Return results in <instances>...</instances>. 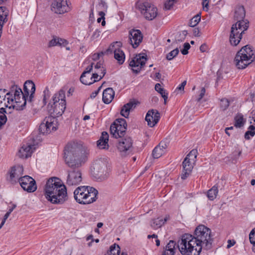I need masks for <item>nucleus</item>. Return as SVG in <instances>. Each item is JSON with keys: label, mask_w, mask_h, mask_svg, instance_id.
<instances>
[{"label": "nucleus", "mask_w": 255, "mask_h": 255, "mask_svg": "<svg viewBox=\"0 0 255 255\" xmlns=\"http://www.w3.org/2000/svg\"><path fill=\"white\" fill-rule=\"evenodd\" d=\"M255 127L254 125H251L249 128V130L255 131Z\"/></svg>", "instance_id": "nucleus-62"}, {"label": "nucleus", "mask_w": 255, "mask_h": 255, "mask_svg": "<svg viewBox=\"0 0 255 255\" xmlns=\"http://www.w3.org/2000/svg\"><path fill=\"white\" fill-rule=\"evenodd\" d=\"M203 8L206 11L208 10L209 1L208 0H203L202 1Z\"/></svg>", "instance_id": "nucleus-51"}, {"label": "nucleus", "mask_w": 255, "mask_h": 255, "mask_svg": "<svg viewBox=\"0 0 255 255\" xmlns=\"http://www.w3.org/2000/svg\"><path fill=\"white\" fill-rule=\"evenodd\" d=\"M72 253V248H69L67 250V252H66V253L65 254V255H71Z\"/></svg>", "instance_id": "nucleus-59"}, {"label": "nucleus", "mask_w": 255, "mask_h": 255, "mask_svg": "<svg viewBox=\"0 0 255 255\" xmlns=\"http://www.w3.org/2000/svg\"><path fill=\"white\" fill-rule=\"evenodd\" d=\"M34 149L33 145H23L19 150L18 156L21 158H26L31 156Z\"/></svg>", "instance_id": "nucleus-27"}, {"label": "nucleus", "mask_w": 255, "mask_h": 255, "mask_svg": "<svg viewBox=\"0 0 255 255\" xmlns=\"http://www.w3.org/2000/svg\"><path fill=\"white\" fill-rule=\"evenodd\" d=\"M155 77L157 79H160L161 78V74L159 72L156 73Z\"/></svg>", "instance_id": "nucleus-64"}, {"label": "nucleus", "mask_w": 255, "mask_h": 255, "mask_svg": "<svg viewBox=\"0 0 255 255\" xmlns=\"http://www.w3.org/2000/svg\"><path fill=\"white\" fill-rule=\"evenodd\" d=\"M190 48V45L188 43H185L184 44V48L181 50V53L183 55H186L188 53V50Z\"/></svg>", "instance_id": "nucleus-47"}, {"label": "nucleus", "mask_w": 255, "mask_h": 255, "mask_svg": "<svg viewBox=\"0 0 255 255\" xmlns=\"http://www.w3.org/2000/svg\"><path fill=\"white\" fill-rule=\"evenodd\" d=\"M201 19L200 14H197L195 15L190 20L189 22V25L191 27H194L196 26L199 22Z\"/></svg>", "instance_id": "nucleus-40"}, {"label": "nucleus", "mask_w": 255, "mask_h": 255, "mask_svg": "<svg viewBox=\"0 0 255 255\" xmlns=\"http://www.w3.org/2000/svg\"><path fill=\"white\" fill-rule=\"evenodd\" d=\"M245 121L242 114H238L235 117V126L237 128H241L244 125Z\"/></svg>", "instance_id": "nucleus-36"}, {"label": "nucleus", "mask_w": 255, "mask_h": 255, "mask_svg": "<svg viewBox=\"0 0 255 255\" xmlns=\"http://www.w3.org/2000/svg\"><path fill=\"white\" fill-rule=\"evenodd\" d=\"M10 213H9V212L8 211V212H7L5 215L4 216V218H3V220L5 221L7 219V218L9 217V215H10Z\"/></svg>", "instance_id": "nucleus-60"}, {"label": "nucleus", "mask_w": 255, "mask_h": 255, "mask_svg": "<svg viewBox=\"0 0 255 255\" xmlns=\"http://www.w3.org/2000/svg\"><path fill=\"white\" fill-rule=\"evenodd\" d=\"M57 119L53 116L45 117L39 127V131L42 134H48L58 128Z\"/></svg>", "instance_id": "nucleus-12"}, {"label": "nucleus", "mask_w": 255, "mask_h": 255, "mask_svg": "<svg viewBox=\"0 0 255 255\" xmlns=\"http://www.w3.org/2000/svg\"><path fill=\"white\" fill-rule=\"evenodd\" d=\"M179 53V50L178 48L171 51L166 55V59L168 60H171L173 59Z\"/></svg>", "instance_id": "nucleus-41"}, {"label": "nucleus", "mask_w": 255, "mask_h": 255, "mask_svg": "<svg viewBox=\"0 0 255 255\" xmlns=\"http://www.w3.org/2000/svg\"><path fill=\"white\" fill-rule=\"evenodd\" d=\"M108 140V133L106 131L102 132L100 139L97 141L98 147L100 149H108L109 147Z\"/></svg>", "instance_id": "nucleus-28"}, {"label": "nucleus", "mask_w": 255, "mask_h": 255, "mask_svg": "<svg viewBox=\"0 0 255 255\" xmlns=\"http://www.w3.org/2000/svg\"><path fill=\"white\" fill-rule=\"evenodd\" d=\"M137 8L143 16L148 20L155 19L158 15L156 7L148 2L139 3L137 5Z\"/></svg>", "instance_id": "nucleus-11"}, {"label": "nucleus", "mask_w": 255, "mask_h": 255, "mask_svg": "<svg viewBox=\"0 0 255 255\" xmlns=\"http://www.w3.org/2000/svg\"><path fill=\"white\" fill-rule=\"evenodd\" d=\"M129 39L132 47L136 48L142 41V34L139 30L132 29L129 33Z\"/></svg>", "instance_id": "nucleus-22"}, {"label": "nucleus", "mask_w": 255, "mask_h": 255, "mask_svg": "<svg viewBox=\"0 0 255 255\" xmlns=\"http://www.w3.org/2000/svg\"><path fill=\"white\" fill-rule=\"evenodd\" d=\"M255 134V131L253 130H248L245 134V138L246 139H250V136H253Z\"/></svg>", "instance_id": "nucleus-48"}, {"label": "nucleus", "mask_w": 255, "mask_h": 255, "mask_svg": "<svg viewBox=\"0 0 255 255\" xmlns=\"http://www.w3.org/2000/svg\"><path fill=\"white\" fill-rule=\"evenodd\" d=\"M93 65L94 63H92L89 66L86 68L85 70L81 75L80 81L84 85H89L98 81L93 73H91V71L93 70Z\"/></svg>", "instance_id": "nucleus-19"}, {"label": "nucleus", "mask_w": 255, "mask_h": 255, "mask_svg": "<svg viewBox=\"0 0 255 255\" xmlns=\"http://www.w3.org/2000/svg\"><path fill=\"white\" fill-rule=\"evenodd\" d=\"M120 253V247L117 244H114L110 248V250L105 255H119Z\"/></svg>", "instance_id": "nucleus-38"}, {"label": "nucleus", "mask_w": 255, "mask_h": 255, "mask_svg": "<svg viewBox=\"0 0 255 255\" xmlns=\"http://www.w3.org/2000/svg\"><path fill=\"white\" fill-rule=\"evenodd\" d=\"M162 255H175V254L169 252L167 251L164 250Z\"/></svg>", "instance_id": "nucleus-57"}, {"label": "nucleus", "mask_w": 255, "mask_h": 255, "mask_svg": "<svg viewBox=\"0 0 255 255\" xmlns=\"http://www.w3.org/2000/svg\"><path fill=\"white\" fill-rule=\"evenodd\" d=\"M115 92L111 88L105 89L103 93V101L105 104L110 103L114 99Z\"/></svg>", "instance_id": "nucleus-31"}, {"label": "nucleus", "mask_w": 255, "mask_h": 255, "mask_svg": "<svg viewBox=\"0 0 255 255\" xmlns=\"http://www.w3.org/2000/svg\"><path fill=\"white\" fill-rule=\"evenodd\" d=\"M147 60L146 55L144 54L136 55L129 63L133 71L136 73H138L144 65Z\"/></svg>", "instance_id": "nucleus-18"}, {"label": "nucleus", "mask_w": 255, "mask_h": 255, "mask_svg": "<svg viewBox=\"0 0 255 255\" xmlns=\"http://www.w3.org/2000/svg\"><path fill=\"white\" fill-rule=\"evenodd\" d=\"M245 10L243 6H239L235 10V18L238 20H243L245 16Z\"/></svg>", "instance_id": "nucleus-34"}, {"label": "nucleus", "mask_w": 255, "mask_h": 255, "mask_svg": "<svg viewBox=\"0 0 255 255\" xmlns=\"http://www.w3.org/2000/svg\"><path fill=\"white\" fill-rule=\"evenodd\" d=\"M23 168L21 165H16L12 167L9 172V177L11 181L20 180V176L23 174Z\"/></svg>", "instance_id": "nucleus-26"}, {"label": "nucleus", "mask_w": 255, "mask_h": 255, "mask_svg": "<svg viewBox=\"0 0 255 255\" xmlns=\"http://www.w3.org/2000/svg\"><path fill=\"white\" fill-rule=\"evenodd\" d=\"M176 244L175 242L172 240L170 241L169 242L166 246L164 250L167 251L169 252H171L175 254L176 252Z\"/></svg>", "instance_id": "nucleus-39"}, {"label": "nucleus", "mask_w": 255, "mask_h": 255, "mask_svg": "<svg viewBox=\"0 0 255 255\" xmlns=\"http://www.w3.org/2000/svg\"><path fill=\"white\" fill-rule=\"evenodd\" d=\"M155 90L161 95L162 98L164 99V104H166L168 97L167 93L166 92L165 90L161 87L160 84L159 83L155 84Z\"/></svg>", "instance_id": "nucleus-35"}, {"label": "nucleus", "mask_w": 255, "mask_h": 255, "mask_svg": "<svg viewBox=\"0 0 255 255\" xmlns=\"http://www.w3.org/2000/svg\"><path fill=\"white\" fill-rule=\"evenodd\" d=\"M255 60L254 51L252 46L247 45L236 54L234 63L238 69H244Z\"/></svg>", "instance_id": "nucleus-6"}, {"label": "nucleus", "mask_w": 255, "mask_h": 255, "mask_svg": "<svg viewBox=\"0 0 255 255\" xmlns=\"http://www.w3.org/2000/svg\"><path fill=\"white\" fill-rule=\"evenodd\" d=\"M16 206L15 204H13L12 208H11L9 209L8 211L9 212V213H11L12 212V211L13 210V209L16 207Z\"/></svg>", "instance_id": "nucleus-63"}, {"label": "nucleus", "mask_w": 255, "mask_h": 255, "mask_svg": "<svg viewBox=\"0 0 255 255\" xmlns=\"http://www.w3.org/2000/svg\"><path fill=\"white\" fill-rule=\"evenodd\" d=\"M71 3L67 0H55L51 4V10L58 14H62L70 10Z\"/></svg>", "instance_id": "nucleus-16"}, {"label": "nucleus", "mask_w": 255, "mask_h": 255, "mask_svg": "<svg viewBox=\"0 0 255 255\" xmlns=\"http://www.w3.org/2000/svg\"><path fill=\"white\" fill-rule=\"evenodd\" d=\"M108 161L106 158L96 159L93 164V172L95 175L102 177L106 175L108 172Z\"/></svg>", "instance_id": "nucleus-15"}, {"label": "nucleus", "mask_w": 255, "mask_h": 255, "mask_svg": "<svg viewBox=\"0 0 255 255\" xmlns=\"http://www.w3.org/2000/svg\"><path fill=\"white\" fill-rule=\"evenodd\" d=\"M193 238L195 239L201 250H210L212 248L214 242V235L211 230L207 227L200 225L196 227Z\"/></svg>", "instance_id": "nucleus-4"}, {"label": "nucleus", "mask_w": 255, "mask_h": 255, "mask_svg": "<svg viewBox=\"0 0 255 255\" xmlns=\"http://www.w3.org/2000/svg\"><path fill=\"white\" fill-rule=\"evenodd\" d=\"M89 154L87 147L81 143L72 145L65 155V161L69 167H79L84 164Z\"/></svg>", "instance_id": "nucleus-3"}, {"label": "nucleus", "mask_w": 255, "mask_h": 255, "mask_svg": "<svg viewBox=\"0 0 255 255\" xmlns=\"http://www.w3.org/2000/svg\"><path fill=\"white\" fill-rule=\"evenodd\" d=\"M82 173L79 169H74L68 171L66 182L68 185H77L82 182Z\"/></svg>", "instance_id": "nucleus-20"}, {"label": "nucleus", "mask_w": 255, "mask_h": 255, "mask_svg": "<svg viewBox=\"0 0 255 255\" xmlns=\"http://www.w3.org/2000/svg\"><path fill=\"white\" fill-rule=\"evenodd\" d=\"M58 37H53L52 39H51L48 44L49 47H53L55 46L58 45Z\"/></svg>", "instance_id": "nucleus-46"}, {"label": "nucleus", "mask_w": 255, "mask_h": 255, "mask_svg": "<svg viewBox=\"0 0 255 255\" xmlns=\"http://www.w3.org/2000/svg\"><path fill=\"white\" fill-rule=\"evenodd\" d=\"M175 2V0H166L164 3V8L166 10L170 9L174 3Z\"/></svg>", "instance_id": "nucleus-43"}, {"label": "nucleus", "mask_w": 255, "mask_h": 255, "mask_svg": "<svg viewBox=\"0 0 255 255\" xmlns=\"http://www.w3.org/2000/svg\"><path fill=\"white\" fill-rule=\"evenodd\" d=\"M193 236L186 234L178 241V248L182 255H199L201 247L198 245Z\"/></svg>", "instance_id": "nucleus-5"}, {"label": "nucleus", "mask_w": 255, "mask_h": 255, "mask_svg": "<svg viewBox=\"0 0 255 255\" xmlns=\"http://www.w3.org/2000/svg\"><path fill=\"white\" fill-rule=\"evenodd\" d=\"M169 219V216L166 215L164 219L161 218H157L152 220L150 223V226L153 229H157L160 228Z\"/></svg>", "instance_id": "nucleus-32"}, {"label": "nucleus", "mask_w": 255, "mask_h": 255, "mask_svg": "<svg viewBox=\"0 0 255 255\" xmlns=\"http://www.w3.org/2000/svg\"><path fill=\"white\" fill-rule=\"evenodd\" d=\"M58 45L65 46L66 45H67L68 42L67 41V40H66L65 39H64L59 38V37H58Z\"/></svg>", "instance_id": "nucleus-50"}, {"label": "nucleus", "mask_w": 255, "mask_h": 255, "mask_svg": "<svg viewBox=\"0 0 255 255\" xmlns=\"http://www.w3.org/2000/svg\"><path fill=\"white\" fill-rule=\"evenodd\" d=\"M66 109L65 94L63 90H60L55 94L52 102L48 105V112L53 117L62 116Z\"/></svg>", "instance_id": "nucleus-8"}, {"label": "nucleus", "mask_w": 255, "mask_h": 255, "mask_svg": "<svg viewBox=\"0 0 255 255\" xmlns=\"http://www.w3.org/2000/svg\"><path fill=\"white\" fill-rule=\"evenodd\" d=\"M127 124L124 119L117 120L110 127L111 134L115 138L124 136L127 129Z\"/></svg>", "instance_id": "nucleus-14"}, {"label": "nucleus", "mask_w": 255, "mask_h": 255, "mask_svg": "<svg viewBox=\"0 0 255 255\" xmlns=\"http://www.w3.org/2000/svg\"><path fill=\"white\" fill-rule=\"evenodd\" d=\"M19 183L23 190L28 192H33L37 189L35 181L29 176L20 178Z\"/></svg>", "instance_id": "nucleus-21"}, {"label": "nucleus", "mask_w": 255, "mask_h": 255, "mask_svg": "<svg viewBox=\"0 0 255 255\" xmlns=\"http://www.w3.org/2000/svg\"><path fill=\"white\" fill-rule=\"evenodd\" d=\"M206 92L205 88L203 87L200 91V94L199 95V98H198V101H200L205 95Z\"/></svg>", "instance_id": "nucleus-52"}, {"label": "nucleus", "mask_w": 255, "mask_h": 255, "mask_svg": "<svg viewBox=\"0 0 255 255\" xmlns=\"http://www.w3.org/2000/svg\"><path fill=\"white\" fill-rule=\"evenodd\" d=\"M194 35L196 36H200V35L199 34V30L198 29L195 28L194 30Z\"/></svg>", "instance_id": "nucleus-58"}, {"label": "nucleus", "mask_w": 255, "mask_h": 255, "mask_svg": "<svg viewBox=\"0 0 255 255\" xmlns=\"http://www.w3.org/2000/svg\"><path fill=\"white\" fill-rule=\"evenodd\" d=\"M23 90L24 93L22 92V93L24 96L25 101H26V97H28L29 100L31 101L35 91V86L34 83L31 81H26L24 84Z\"/></svg>", "instance_id": "nucleus-24"}, {"label": "nucleus", "mask_w": 255, "mask_h": 255, "mask_svg": "<svg viewBox=\"0 0 255 255\" xmlns=\"http://www.w3.org/2000/svg\"><path fill=\"white\" fill-rule=\"evenodd\" d=\"M137 105V103L134 101L129 102L125 104L122 108L121 111V115L127 118L129 114L130 110L135 108Z\"/></svg>", "instance_id": "nucleus-30"}, {"label": "nucleus", "mask_w": 255, "mask_h": 255, "mask_svg": "<svg viewBox=\"0 0 255 255\" xmlns=\"http://www.w3.org/2000/svg\"><path fill=\"white\" fill-rule=\"evenodd\" d=\"M105 15V13L103 11H100L99 12V15L101 16L100 17L102 18L103 19H105V17H104Z\"/></svg>", "instance_id": "nucleus-61"}, {"label": "nucleus", "mask_w": 255, "mask_h": 255, "mask_svg": "<svg viewBox=\"0 0 255 255\" xmlns=\"http://www.w3.org/2000/svg\"><path fill=\"white\" fill-rule=\"evenodd\" d=\"M93 63V70L91 72L93 73L96 78L99 81L105 76L106 70L101 63Z\"/></svg>", "instance_id": "nucleus-25"}, {"label": "nucleus", "mask_w": 255, "mask_h": 255, "mask_svg": "<svg viewBox=\"0 0 255 255\" xmlns=\"http://www.w3.org/2000/svg\"><path fill=\"white\" fill-rule=\"evenodd\" d=\"M117 147L121 155L125 156L131 151L132 140L129 136L121 138L119 141Z\"/></svg>", "instance_id": "nucleus-17"}, {"label": "nucleus", "mask_w": 255, "mask_h": 255, "mask_svg": "<svg viewBox=\"0 0 255 255\" xmlns=\"http://www.w3.org/2000/svg\"><path fill=\"white\" fill-rule=\"evenodd\" d=\"M98 191L90 186H79L74 192L75 200L79 204H89L95 202L97 199Z\"/></svg>", "instance_id": "nucleus-7"}, {"label": "nucleus", "mask_w": 255, "mask_h": 255, "mask_svg": "<svg viewBox=\"0 0 255 255\" xmlns=\"http://www.w3.org/2000/svg\"><path fill=\"white\" fill-rule=\"evenodd\" d=\"M196 150H192L184 158L183 162V171L181 175L182 179H185L191 173L197 157Z\"/></svg>", "instance_id": "nucleus-10"}, {"label": "nucleus", "mask_w": 255, "mask_h": 255, "mask_svg": "<svg viewBox=\"0 0 255 255\" xmlns=\"http://www.w3.org/2000/svg\"><path fill=\"white\" fill-rule=\"evenodd\" d=\"M187 34V31L186 30H183L176 33L173 39V44L182 42L183 41Z\"/></svg>", "instance_id": "nucleus-33"}, {"label": "nucleus", "mask_w": 255, "mask_h": 255, "mask_svg": "<svg viewBox=\"0 0 255 255\" xmlns=\"http://www.w3.org/2000/svg\"><path fill=\"white\" fill-rule=\"evenodd\" d=\"M46 199L53 204H61L67 200L66 186L56 177L49 179L44 190Z\"/></svg>", "instance_id": "nucleus-2"}, {"label": "nucleus", "mask_w": 255, "mask_h": 255, "mask_svg": "<svg viewBox=\"0 0 255 255\" xmlns=\"http://www.w3.org/2000/svg\"><path fill=\"white\" fill-rule=\"evenodd\" d=\"M235 244V242L233 241V242H232L231 240H228V245H227V248L228 249H229L230 248H231L232 246H233V245H234V244Z\"/></svg>", "instance_id": "nucleus-56"}, {"label": "nucleus", "mask_w": 255, "mask_h": 255, "mask_svg": "<svg viewBox=\"0 0 255 255\" xmlns=\"http://www.w3.org/2000/svg\"><path fill=\"white\" fill-rule=\"evenodd\" d=\"M159 119L160 114L155 110L148 111L145 117V121L147 123V125L150 127H154L158 122Z\"/></svg>", "instance_id": "nucleus-23"}, {"label": "nucleus", "mask_w": 255, "mask_h": 255, "mask_svg": "<svg viewBox=\"0 0 255 255\" xmlns=\"http://www.w3.org/2000/svg\"><path fill=\"white\" fill-rule=\"evenodd\" d=\"M248 22L247 20H239L232 25L230 37L232 45L236 46L242 39V34L248 28Z\"/></svg>", "instance_id": "nucleus-9"}, {"label": "nucleus", "mask_w": 255, "mask_h": 255, "mask_svg": "<svg viewBox=\"0 0 255 255\" xmlns=\"http://www.w3.org/2000/svg\"><path fill=\"white\" fill-rule=\"evenodd\" d=\"M207 49V46L205 44H203L201 45L200 47V50L202 52H205Z\"/></svg>", "instance_id": "nucleus-54"}, {"label": "nucleus", "mask_w": 255, "mask_h": 255, "mask_svg": "<svg viewBox=\"0 0 255 255\" xmlns=\"http://www.w3.org/2000/svg\"><path fill=\"white\" fill-rule=\"evenodd\" d=\"M122 43L121 42H116L111 44L109 48L105 51V54L109 55L114 53V58L119 64H122L125 60V55L121 49Z\"/></svg>", "instance_id": "nucleus-13"}, {"label": "nucleus", "mask_w": 255, "mask_h": 255, "mask_svg": "<svg viewBox=\"0 0 255 255\" xmlns=\"http://www.w3.org/2000/svg\"><path fill=\"white\" fill-rule=\"evenodd\" d=\"M167 145L164 143H160L155 147L152 152V155L154 158H158L161 157L165 152Z\"/></svg>", "instance_id": "nucleus-29"}, {"label": "nucleus", "mask_w": 255, "mask_h": 255, "mask_svg": "<svg viewBox=\"0 0 255 255\" xmlns=\"http://www.w3.org/2000/svg\"><path fill=\"white\" fill-rule=\"evenodd\" d=\"M4 112L0 111V128L6 123L7 119Z\"/></svg>", "instance_id": "nucleus-44"}, {"label": "nucleus", "mask_w": 255, "mask_h": 255, "mask_svg": "<svg viewBox=\"0 0 255 255\" xmlns=\"http://www.w3.org/2000/svg\"><path fill=\"white\" fill-rule=\"evenodd\" d=\"M5 89H0V109L5 113L11 112V109L22 110L26 105V101L21 89L13 85L9 92L5 94Z\"/></svg>", "instance_id": "nucleus-1"}, {"label": "nucleus", "mask_w": 255, "mask_h": 255, "mask_svg": "<svg viewBox=\"0 0 255 255\" xmlns=\"http://www.w3.org/2000/svg\"><path fill=\"white\" fill-rule=\"evenodd\" d=\"M186 84V81H184L181 85L177 88V89L180 91H184V87Z\"/></svg>", "instance_id": "nucleus-53"}, {"label": "nucleus", "mask_w": 255, "mask_h": 255, "mask_svg": "<svg viewBox=\"0 0 255 255\" xmlns=\"http://www.w3.org/2000/svg\"><path fill=\"white\" fill-rule=\"evenodd\" d=\"M249 239L251 243L253 245H255V228L251 232Z\"/></svg>", "instance_id": "nucleus-45"}, {"label": "nucleus", "mask_w": 255, "mask_h": 255, "mask_svg": "<svg viewBox=\"0 0 255 255\" xmlns=\"http://www.w3.org/2000/svg\"><path fill=\"white\" fill-rule=\"evenodd\" d=\"M101 87H102L101 86L99 87V88L97 90H96L94 92L92 93V94L91 95V97L95 98L97 95V94L99 93V91L100 90Z\"/></svg>", "instance_id": "nucleus-55"}, {"label": "nucleus", "mask_w": 255, "mask_h": 255, "mask_svg": "<svg viewBox=\"0 0 255 255\" xmlns=\"http://www.w3.org/2000/svg\"><path fill=\"white\" fill-rule=\"evenodd\" d=\"M218 193V188L216 186H213L211 189L208 190L207 197L210 200H213L216 198Z\"/></svg>", "instance_id": "nucleus-37"}, {"label": "nucleus", "mask_w": 255, "mask_h": 255, "mask_svg": "<svg viewBox=\"0 0 255 255\" xmlns=\"http://www.w3.org/2000/svg\"><path fill=\"white\" fill-rule=\"evenodd\" d=\"M100 35V31L97 29L94 30L93 32V34L91 37V40H94L96 38H97L99 37Z\"/></svg>", "instance_id": "nucleus-49"}, {"label": "nucleus", "mask_w": 255, "mask_h": 255, "mask_svg": "<svg viewBox=\"0 0 255 255\" xmlns=\"http://www.w3.org/2000/svg\"><path fill=\"white\" fill-rule=\"evenodd\" d=\"M230 102L227 99H223L220 101V107L223 110H226L229 106Z\"/></svg>", "instance_id": "nucleus-42"}]
</instances>
